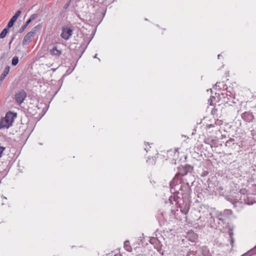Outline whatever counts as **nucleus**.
<instances>
[{
	"label": "nucleus",
	"mask_w": 256,
	"mask_h": 256,
	"mask_svg": "<svg viewBox=\"0 0 256 256\" xmlns=\"http://www.w3.org/2000/svg\"><path fill=\"white\" fill-rule=\"evenodd\" d=\"M16 117V114L11 112H8L4 117L0 120V130L7 129L11 126Z\"/></svg>",
	"instance_id": "obj_1"
},
{
	"label": "nucleus",
	"mask_w": 256,
	"mask_h": 256,
	"mask_svg": "<svg viewBox=\"0 0 256 256\" xmlns=\"http://www.w3.org/2000/svg\"><path fill=\"white\" fill-rule=\"evenodd\" d=\"M180 199L174 196H171L168 200L166 202V203L168 204V206L175 207L176 208H180Z\"/></svg>",
	"instance_id": "obj_2"
},
{
	"label": "nucleus",
	"mask_w": 256,
	"mask_h": 256,
	"mask_svg": "<svg viewBox=\"0 0 256 256\" xmlns=\"http://www.w3.org/2000/svg\"><path fill=\"white\" fill-rule=\"evenodd\" d=\"M178 172L176 174L180 177L186 175L188 172H191L193 170V168L189 164H186L184 166L178 167Z\"/></svg>",
	"instance_id": "obj_3"
},
{
	"label": "nucleus",
	"mask_w": 256,
	"mask_h": 256,
	"mask_svg": "<svg viewBox=\"0 0 256 256\" xmlns=\"http://www.w3.org/2000/svg\"><path fill=\"white\" fill-rule=\"evenodd\" d=\"M180 192H178V194H180L182 196H184L185 197L189 196L190 194V188L188 182L183 183L180 188Z\"/></svg>",
	"instance_id": "obj_4"
},
{
	"label": "nucleus",
	"mask_w": 256,
	"mask_h": 256,
	"mask_svg": "<svg viewBox=\"0 0 256 256\" xmlns=\"http://www.w3.org/2000/svg\"><path fill=\"white\" fill-rule=\"evenodd\" d=\"M26 96V94L24 90H21L16 93L14 96V99L18 104H20Z\"/></svg>",
	"instance_id": "obj_5"
},
{
	"label": "nucleus",
	"mask_w": 256,
	"mask_h": 256,
	"mask_svg": "<svg viewBox=\"0 0 256 256\" xmlns=\"http://www.w3.org/2000/svg\"><path fill=\"white\" fill-rule=\"evenodd\" d=\"M242 120L246 122H252L254 119V116L252 113L249 112H246L241 114Z\"/></svg>",
	"instance_id": "obj_6"
},
{
	"label": "nucleus",
	"mask_w": 256,
	"mask_h": 256,
	"mask_svg": "<svg viewBox=\"0 0 256 256\" xmlns=\"http://www.w3.org/2000/svg\"><path fill=\"white\" fill-rule=\"evenodd\" d=\"M72 34V30L70 29L66 28L62 29V32L60 36L64 40H68Z\"/></svg>",
	"instance_id": "obj_7"
},
{
	"label": "nucleus",
	"mask_w": 256,
	"mask_h": 256,
	"mask_svg": "<svg viewBox=\"0 0 256 256\" xmlns=\"http://www.w3.org/2000/svg\"><path fill=\"white\" fill-rule=\"evenodd\" d=\"M34 32L32 31L28 32L24 38L22 42L23 45H26L30 43L32 40V38L34 36Z\"/></svg>",
	"instance_id": "obj_8"
},
{
	"label": "nucleus",
	"mask_w": 256,
	"mask_h": 256,
	"mask_svg": "<svg viewBox=\"0 0 256 256\" xmlns=\"http://www.w3.org/2000/svg\"><path fill=\"white\" fill-rule=\"evenodd\" d=\"M182 180L180 176L176 174L170 182V186L172 189L174 188V187L176 186L178 184L181 183Z\"/></svg>",
	"instance_id": "obj_9"
},
{
	"label": "nucleus",
	"mask_w": 256,
	"mask_h": 256,
	"mask_svg": "<svg viewBox=\"0 0 256 256\" xmlns=\"http://www.w3.org/2000/svg\"><path fill=\"white\" fill-rule=\"evenodd\" d=\"M50 54L59 56L62 54V51L57 49L56 46L54 47L50 51Z\"/></svg>",
	"instance_id": "obj_10"
},
{
	"label": "nucleus",
	"mask_w": 256,
	"mask_h": 256,
	"mask_svg": "<svg viewBox=\"0 0 256 256\" xmlns=\"http://www.w3.org/2000/svg\"><path fill=\"white\" fill-rule=\"evenodd\" d=\"M10 70V67L8 66H7L4 70L2 74L0 76V82H2L6 76H7V74H8Z\"/></svg>",
	"instance_id": "obj_11"
},
{
	"label": "nucleus",
	"mask_w": 256,
	"mask_h": 256,
	"mask_svg": "<svg viewBox=\"0 0 256 256\" xmlns=\"http://www.w3.org/2000/svg\"><path fill=\"white\" fill-rule=\"evenodd\" d=\"M246 196H244L243 200L244 202L248 204H252L256 202L252 200H250V197L246 196V198H245Z\"/></svg>",
	"instance_id": "obj_12"
},
{
	"label": "nucleus",
	"mask_w": 256,
	"mask_h": 256,
	"mask_svg": "<svg viewBox=\"0 0 256 256\" xmlns=\"http://www.w3.org/2000/svg\"><path fill=\"white\" fill-rule=\"evenodd\" d=\"M248 191L249 194H256V184H252Z\"/></svg>",
	"instance_id": "obj_13"
},
{
	"label": "nucleus",
	"mask_w": 256,
	"mask_h": 256,
	"mask_svg": "<svg viewBox=\"0 0 256 256\" xmlns=\"http://www.w3.org/2000/svg\"><path fill=\"white\" fill-rule=\"evenodd\" d=\"M16 20L17 19L16 18H14V16H12L8 24V28H12Z\"/></svg>",
	"instance_id": "obj_14"
},
{
	"label": "nucleus",
	"mask_w": 256,
	"mask_h": 256,
	"mask_svg": "<svg viewBox=\"0 0 256 256\" xmlns=\"http://www.w3.org/2000/svg\"><path fill=\"white\" fill-rule=\"evenodd\" d=\"M234 139L230 138L226 142L225 146L228 147L231 146L232 145L234 144Z\"/></svg>",
	"instance_id": "obj_15"
},
{
	"label": "nucleus",
	"mask_w": 256,
	"mask_h": 256,
	"mask_svg": "<svg viewBox=\"0 0 256 256\" xmlns=\"http://www.w3.org/2000/svg\"><path fill=\"white\" fill-rule=\"evenodd\" d=\"M30 23V22L27 20L26 24L20 28L18 32L20 33H22L25 30V29L26 28V27L28 26Z\"/></svg>",
	"instance_id": "obj_16"
},
{
	"label": "nucleus",
	"mask_w": 256,
	"mask_h": 256,
	"mask_svg": "<svg viewBox=\"0 0 256 256\" xmlns=\"http://www.w3.org/2000/svg\"><path fill=\"white\" fill-rule=\"evenodd\" d=\"M8 28H5L3 30L0 34V38H4L6 36V34L8 32Z\"/></svg>",
	"instance_id": "obj_17"
},
{
	"label": "nucleus",
	"mask_w": 256,
	"mask_h": 256,
	"mask_svg": "<svg viewBox=\"0 0 256 256\" xmlns=\"http://www.w3.org/2000/svg\"><path fill=\"white\" fill-rule=\"evenodd\" d=\"M202 252L204 256H210V252L206 247L202 248Z\"/></svg>",
	"instance_id": "obj_18"
},
{
	"label": "nucleus",
	"mask_w": 256,
	"mask_h": 256,
	"mask_svg": "<svg viewBox=\"0 0 256 256\" xmlns=\"http://www.w3.org/2000/svg\"><path fill=\"white\" fill-rule=\"evenodd\" d=\"M124 247L125 249L128 252H131L132 250V248L131 246L129 245V242H124Z\"/></svg>",
	"instance_id": "obj_19"
},
{
	"label": "nucleus",
	"mask_w": 256,
	"mask_h": 256,
	"mask_svg": "<svg viewBox=\"0 0 256 256\" xmlns=\"http://www.w3.org/2000/svg\"><path fill=\"white\" fill-rule=\"evenodd\" d=\"M18 62V57L15 56L12 58V64L13 66H16Z\"/></svg>",
	"instance_id": "obj_20"
},
{
	"label": "nucleus",
	"mask_w": 256,
	"mask_h": 256,
	"mask_svg": "<svg viewBox=\"0 0 256 256\" xmlns=\"http://www.w3.org/2000/svg\"><path fill=\"white\" fill-rule=\"evenodd\" d=\"M38 15L36 14H32L30 18L28 20L30 22L32 20L36 19L37 18Z\"/></svg>",
	"instance_id": "obj_21"
},
{
	"label": "nucleus",
	"mask_w": 256,
	"mask_h": 256,
	"mask_svg": "<svg viewBox=\"0 0 256 256\" xmlns=\"http://www.w3.org/2000/svg\"><path fill=\"white\" fill-rule=\"evenodd\" d=\"M197 238V236L196 234L192 233V238H190V240L192 242H194Z\"/></svg>",
	"instance_id": "obj_22"
},
{
	"label": "nucleus",
	"mask_w": 256,
	"mask_h": 256,
	"mask_svg": "<svg viewBox=\"0 0 256 256\" xmlns=\"http://www.w3.org/2000/svg\"><path fill=\"white\" fill-rule=\"evenodd\" d=\"M215 122L214 124H207L206 125V126L207 128L210 129V128H214L215 127Z\"/></svg>",
	"instance_id": "obj_23"
},
{
	"label": "nucleus",
	"mask_w": 256,
	"mask_h": 256,
	"mask_svg": "<svg viewBox=\"0 0 256 256\" xmlns=\"http://www.w3.org/2000/svg\"><path fill=\"white\" fill-rule=\"evenodd\" d=\"M22 12L21 10H18L16 13L14 14V15L13 16L14 18H18V17L20 16V14Z\"/></svg>",
	"instance_id": "obj_24"
},
{
	"label": "nucleus",
	"mask_w": 256,
	"mask_h": 256,
	"mask_svg": "<svg viewBox=\"0 0 256 256\" xmlns=\"http://www.w3.org/2000/svg\"><path fill=\"white\" fill-rule=\"evenodd\" d=\"M232 214V210L230 209H225L224 211V214Z\"/></svg>",
	"instance_id": "obj_25"
},
{
	"label": "nucleus",
	"mask_w": 256,
	"mask_h": 256,
	"mask_svg": "<svg viewBox=\"0 0 256 256\" xmlns=\"http://www.w3.org/2000/svg\"><path fill=\"white\" fill-rule=\"evenodd\" d=\"M240 192L244 195L246 194L247 190L246 188H242L240 190Z\"/></svg>",
	"instance_id": "obj_26"
},
{
	"label": "nucleus",
	"mask_w": 256,
	"mask_h": 256,
	"mask_svg": "<svg viewBox=\"0 0 256 256\" xmlns=\"http://www.w3.org/2000/svg\"><path fill=\"white\" fill-rule=\"evenodd\" d=\"M4 150H5V148L0 146V158L2 157V152Z\"/></svg>",
	"instance_id": "obj_27"
},
{
	"label": "nucleus",
	"mask_w": 256,
	"mask_h": 256,
	"mask_svg": "<svg viewBox=\"0 0 256 256\" xmlns=\"http://www.w3.org/2000/svg\"><path fill=\"white\" fill-rule=\"evenodd\" d=\"M70 2H67V3H66L64 6V9H66V8L68 7V6H69V5H70Z\"/></svg>",
	"instance_id": "obj_28"
},
{
	"label": "nucleus",
	"mask_w": 256,
	"mask_h": 256,
	"mask_svg": "<svg viewBox=\"0 0 256 256\" xmlns=\"http://www.w3.org/2000/svg\"><path fill=\"white\" fill-rule=\"evenodd\" d=\"M146 144H148V146H149V144H148V143H146V144H145L146 146ZM144 150H145L146 152H148V150H148V147H145V148H144Z\"/></svg>",
	"instance_id": "obj_29"
},
{
	"label": "nucleus",
	"mask_w": 256,
	"mask_h": 256,
	"mask_svg": "<svg viewBox=\"0 0 256 256\" xmlns=\"http://www.w3.org/2000/svg\"><path fill=\"white\" fill-rule=\"evenodd\" d=\"M188 209H180V211L186 214L188 212Z\"/></svg>",
	"instance_id": "obj_30"
},
{
	"label": "nucleus",
	"mask_w": 256,
	"mask_h": 256,
	"mask_svg": "<svg viewBox=\"0 0 256 256\" xmlns=\"http://www.w3.org/2000/svg\"><path fill=\"white\" fill-rule=\"evenodd\" d=\"M233 232L232 231H230V232H229V235L230 236V238H233Z\"/></svg>",
	"instance_id": "obj_31"
},
{
	"label": "nucleus",
	"mask_w": 256,
	"mask_h": 256,
	"mask_svg": "<svg viewBox=\"0 0 256 256\" xmlns=\"http://www.w3.org/2000/svg\"><path fill=\"white\" fill-rule=\"evenodd\" d=\"M218 219L220 220H222V216L221 214H220L218 216Z\"/></svg>",
	"instance_id": "obj_32"
},
{
	"label": "nucleus",
	"mask_w": 256,
	"mask_h": 256,
	"mask_svg": "<svg viewBox=\"0 0 256 256\" xmlns=\"http://www.w3.org/2000/svg\"><path fill=\"white\" fill-rule=\"evenodd\" d=\"M231 238L230 243H231V244L232 246L233 243L234 242V238Z\"/></svg>",
	"instance_id": "obj_33"
},
{
	"label": "nucleus",
	"mask_w": 256,
	"mask_h": 256,
	"mask_svg": "<svg viewBox=\"0 0 256 256\" xmlns=\"http://www.w3.org/2000/svg\"><path fill=\"white\" fill-rule=\"evenodd\" d=\"M220 54L218 55V58H220Z\"/></svg>",
	"instance_id": "obj_34"
},
{
	"label": "nucleus",
	"mask_w": 256,
	"mask_h": 256,
	"mask_svg": "<svg viewBox=\"0 0 256 256\" xmlns=\"http://www.w3.org/2000/svg\"><path fill=\"white\" fill-rule=\"evenodd\" d=\"M96 56H97V54H96L94 56V58H96Z\"/></svg>",
	"instance_id": "obj_35"
},
{
	"label": "nucleus",
	"mask_w": 256,
	"mask_h": 256,
	"mask_svg": "<svg viewBox=\"0 0 256 256\" xmlns=\"http://www.w3.org/2000/svg\"><path fill=\"white\" fill-rule=\"evenodd\" d=\"M218 82H217V83L216 84V86H218Z\"/></svg>",
	"instance_id": "obj_36"
},
{
	"label": "nucleus",
	"mask_w": 256,
	"mask_h": 256,
	"mask_svg": "<svg viewBox=\"0 0 256 256\" xmlns=\"http://www.w3.org/2000/svg\"><path fill=\"white\" fill-rule=\"evenodd\" d=\"M234 206H238L236 204L234 205Z\"/></svg>",
	"instance_id": "obj_37"
}]
</instances>
